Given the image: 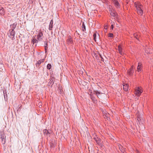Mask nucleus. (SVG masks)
I'll return each instance as SVG.
<instances>
[{
  "label": "nucleus",
  "mask_w": 153,
  "mask_h": 153,
  "mask_svg": "<svg viewBox=\"0 0 153 153\" xmlns=\"http://www.w3.org/2000/svg\"><path fill=\"white\" fill-rule=\"evenodd\" d=\"M32 42L33 45H34L35 44V45L36 46H37V43L39 41L37 39L33 38L32 39Z\"/></svg>",
  "instance_id": "f8f14e48"
},
{
  "label": "nucleus",
  "mask_w": 153,
  "mask_h": 153,
  "mask_svg": "<svg viewBox=\"0 0 153 153\" xmlns=\"http://www.w3.org/2000/svg\"><path fill=\"white\" fill-rule=\"evenodd\" d=\"M48 48V47H47L46 46H45V53L47 52Z\"/></svg>",
  "instance_id": "2f4dec72"
},
{
  "label": "nucleus",
  "mask_w": 153,
  "mask_h": 153,
  "mask_svg": "<svg viewBox=\"0 0 153 153\" xmlns=\"http://www.w3.org/2000/svg\"><path fill=\"white\" fill-rule=\"evenodd\" d=\"M1 143L3 144H4L5 143V137L1 138Z\"/></svg>",
  "instance_id": "b1692460"
},
{
  "label": "nucleus",
  "mask_w": 153,
  "mask_h": 153,
  "mask_svg": "<svg viewBox=\"0 0 153 153\" xmlns=\"http://www.w3.org/2000/svg\"><path fill=\"white\" fill-rule=\"evenodd\" d=\"M142 64L140 62H139L137 68V70L138 72H141L142 71Z\"/></svg>",
  "instance_id": "1a4fd4ad"
},
{
  "label": "nucleus",
  "mask_w": 153,
  "mask_h": 153,
  "mask_svg": "<svg viewBox=\"0 0 153 153\" xmlns=\"http://www.w3.org/2000/svg\"><path fill=\"white\" fill-rule=\"evenodd\" d=\"M46 131H47V134L48 135V134H50V133L49 131L48 130H47L46 129L45 130Z\"/></svg>",
  "instance_id": "f704fd0d"
},
{
  "label": "nucleus",
  "mask_w": 153,
  "mask_h": 153,
  "mask_svg": "<svg viewBox=\"0 0 153 153\" xmlns=\"http://www.w3.org/2000/svg\"><path fill=\"white\" fill-rule=\"evenodd\" d=\"M4 96V99L5 101L7 100V91L6 90H3V91Z\"/></svg>",
  "instance_id": "ddd939ff"
},
{
  "label": "nucleus",
  "mask_w": 153,
  "mask_h": 153,
  "mask_svg": "<svg viewBox=\"0 0 153 153\" xmlns=\"http://www.w3.org/2000/svg\"><path fill=\"white\" fill-rule=\"evenodd\" d=\"M108 36L111 38H113V34L112 33H109L108 34Z\"/></svg>",
  "instance_id": "bb28decb"
},
{
  "label": "nucleus",
  "mask_w": 153,
  "mask_h": 153,
  "mask_svg": "<svg viewBox=\"0 0 153 153\" xmlns=\"http://www.w3.org/2000/svg\"><path fill=\"white\" fill-rule=\"evenodd\" d=\"M140 120H141V119H140V118L138 117V118H137V120H138V122H140Z\"/></svg>",
  "instance_id": "4c0bfd02"
},
{
  "label": "nucleus",
  "mask_w": 153,
  "mask_h": 153,
  "mask_svg": "<svg viewBox=\"0 0 153 153\" xmlns=\"http://www.w3.org/2000/svg\"><path fill=\"white\" fill-rule=\"evenodd\" d=\"M44 43H45V45H44V47L45 46H47V47H48V41L47 40V41H45L44 42Z\"/></svg>",
  "instance_id": "c85d7f7f"
},
{
  "label": "nucleus",
  "mask_w": 153,
  "mask_h": 153,
  "mask_svg": "<svg viewBox=\"0 0 153 153\" xmlns=\"http://www.w3.org/2000/svg\"><path fill=\"white\" fill-rule=\"evenodd\" d=\"M134 66L133 65H132L128 71V75L130 76L132 75L133 73L134 72Z\"/></svg>",
  "instance_id": "6e6552de"
},
{
  "label": "nucleus",
  "mask_w": 153,
  "mask_h": 153,
  "mask_svg": "<svg viewBox=\"0 0 153 153\" xmlns=\"http://www.w3.org/2000/svg\"><path fill=\"white\" fill-rule=\"evenodd\" d=\"M123 90L126 91H127L128 89V85L127 84L123 85Z\"/></svg>",
  "instance_id": "4468645a"
},
{
  "label": "nucleus",
  "mask_w": 153,
  "mask_h": 153,
  "mask_svg": "<svg viewBox=\"0 0 153 153\" xmlns=\"http://www.w3.org/2000/svg\"><path fill=\"white\" fill-rule=\"evenodd\" d=\"M1 138L6 137V136L4 132H0Z\"/></svg>",
  "instance_id": "4be33fe9"
},
{
  "label": "nucleus",
  "mask_w": 153,
  "mask_h": 153,
  "mask_svg": "<svg viewBox=\"0 0 153 153\" xmlns=\"http://www.w3.org/2000/svg\"><path fill=\"white\" fill-rule=\"evenodd\" d=\"M134 37H135L137 39H138V36H137L135 34L134 35Z\"/></svg>",
  "instance_id": "e433bc0d"
},
{
  "label": "nucleus",
  "mask_w": 153,
  "mask_h": 153,
  "mask_svg": "<svg viewBox=\"0 0 153 153\" xmlns=\"http://www.w3.org/2000/svg\"><path fill=\"white\" fill-rule=\"evenodd\" d=\"M134 37H135L137 39H138V36H137L135 34L134 35Z\"/></svg>",
  "instance_id": "c9c22d12"
},
{
  "label": "nucleus",
  "mask_w": 153,
  "mask_h": 153,
  "mask_svg": "<svg viewBox=\"0 0 153 153\" xmlns=\"http://www.w3.org/2000/svg\"><path fill=\"white\" fill-rule=\"evenodd\" d=\"M99 55L101 58V61H104V59H103V58H102V56H101V54H100Z\"/></svg>",
  "instance_id": "473e14b6"
},
{
  "label": "nucleus",
  "mask_w": 153,
  "mask_h": 153,
  "mask_svg": "<svg viewBox=\"0 0 153 153\" xmlns=\"http://www.w3.org/2000/svg\"><path fill=\"white\" fill-rule=\"evenodd\" d=\"M54 79L53 78H51L50 79V81L48 83V85L49 86H50L51 87L54 84V81H53Z\"/></svg>",
  "instance_id": "9d476101"
},
{
  "label": "nucleus",
  "mask_w": 153,
  "mask_h": 153,
  "mask_svg": "<svg viewBox=\"0 0 153 153\" xmlns=\"http://www.w3.org/2000/svg\"><path fill=\"white\" fill-rule=\"evenodd\" d=\"M8 34L9 37L11 38L12 40H15L14 36L15 34V31H13L9 30L8 32Z\"/></svg>",
  "instance_id": "f03ea898"
},
{
  "label": "nucleus",
  "mask_w": 153,
  "mask_h": 153,
  "mask_svg": "<svg viewBox=\"0 0 153 153\" xmlns=\"http://www.w3.org/2000/svg\"><path fill=\"white\" fill-rule=\"evenodd\" d=\"M110 15L111 16H112L113 17H114L116 16H118V15L117 13V12H116L115 11L113 12L111 10V12L110 13Z\"/></svg>",
  "instance_id": "6ab92c4d"
},
{
  "label": "nucleus",
  "mask_w": 153,
  "mask_h": 153,
  "mask_svg": "<svg viewBox=\"0 0 153 153\" xmlns=\"http://www.w3.org/2000/svg\"><path fill=\"white\" fill-rule=\"evenodd\" d=\"M17 23H13V24L11 25H10V26L11 27V29H10V30L14 31V30L16 28V27L17 25Z\"/></svg>",
  "instance_id": "9b49d317"
},
{
  "label": "nucleus",
  "mask_w": 153,
  "mask_h": 153,
  "mask_svg": "<svg viewBox=\"0 0 153 153\" xmlns=\"http://www.w3.org/2000/svg\"><path fill=\"white\" fill-rule=\"evenodd\" d=\"M66 42L68 45H70L71 44L73 43V40L72 39V38L70 35H69L68 37V39H67Z\"/></svg>",
  "instance_id": "0eeeda50"
},
{
  "label": "nucleus",
  "mask_w": 153,
  "mask_h": 153,
  "mask_svg": "<svg viewBox=\"0 0 153 153\" xmlns=\"http://www.w3.org/2000/svg\"><path fill=\"white\" fill-rule=\"evenodd\" d=\"M40 30V31L38 32L36 38L38 40L39 42L41 41L42 40L43 37V33Z\"/></svg>",
  "instance_id": "7ed1b4c3"
},
{
  "label": "nucleus",
  "mask_w": 153,
  "mask_h": 153,
  "mask_svg": "<svg viewBox=\"0 0 153 153\" xmlns=\"http://www.w3.org/2000/svg\"><path fill=\"white\" fill-rule=\"evenodd\" d=\"M5 13V11L3 8L1 7L0 9V14L1 15H4Z\"/></svg>",
  "instance_id": "aec40b11"
},
{
  "label": "nucleus",
  "mask_w": 153,
  "mask_h": 153,
  "mask_svg": "<svg viewBox=\"0 0 153 153\" xmlns=\"http://www.w3.org/2000/svg\"><path fill=\"white\" fill-rule=\"evenodd\" d=\"M50 146L51 148L54 147V145L53 143H51L50 144Z\"/></svg>",
  "instance_id": "7c9ffc66"
},
{
  "label": "nucleus",
  "mask_w": 153,
  "mask_h": 153,
  "mask_svg": "<svg viewBox=\"0 0 153 153\" xmlns=\"http://www.w3.org/2000/svg\"><path fill=\"white\" fill-rule=\"evenodd\" d=\"M142 4H141L140 3H137V2H135L134 3V6L136 8L138 7L139 6H140V5H141Z\"/></svg>",
  "instance_id": "412c9836"
},
{
  "label": "nucleus",
  "mask_w": 153,
  "mask_h": 153,
  "mask_svg": "<svg viewBox=\"0 0 153 153\" xmlns=\"http://www.w3.org/2000/svg\"><path fill=\"white\" fill-rule=\"evenodd\" d=\"M123 153H126V152H123Z\"/></svg>",
  "instance_id": "a19ab883"
},
{
  "label": "nucleus",
  "mask_w": 153,
  "mask_h": 153,
  "mask_svg": "<svg viewBox=\"0 0 153 153\" xmlns=\"http://www.w3.org/2000/svg\"><path fill=\"white\" fill-rule=\"evenodd\" d=\"M143 91L141 87H138L135 88V94L139 97L143 92Z\"/></svg>",
  "instance_id": "f257e3e1"
},
{
  "label": "nucleus",
  "mask_w": 153,
  "mask_h": 153,
  "mask_svg": "<svg viewBox=\"0 0 153 153\" xmlns=\"http://www.w3.org/2000/svg\"><path fill=\"white\" fill-rule=\"evenodd\" d=\"M94 39L95 42L98 41L100 39V35L97 32H95L93 34Z\"/></svg>",
  "instance_id": "39448f33"
},
{
  "label": "nucleus",
  "mask_w": 153,
  "mask_h": 153,
  "mask_svg": "<svg viewBox=\"0 0 153 153\" xmlns=\"http://www.w3.org/2000/svg\"><path fill=\"white\" fill-rule=\"evenodd\" d=\"M99 145V146L102 148H103V147H104V146L103 145V144L102 143H101Z\"/></svg>",
  "instance_id": "cd10ccee"
},
{
  "label": "nucleus",
  "mask_w": 153,
  "mask_h": 153,
  "mask_svg": "<svg viewBox=\"0 0 153 153\" xmlns=\"http://www.w3.org/2000/svg\"><path fill=\"white\" fill-rule=\"evenodd\" d=\"M53 20L52 19L51 20L50 23L49 25V29L50 30H52L53 28Z\"/></svg>",
  "instance_id": "2eb2a0df"
},
{
  "label": "nucleus",
  "mask_w": 153,
  "mask_h": 153,
  "mask_svg": "<svg viewBox=\"0 0 153 153\" xmlns=\"http://www.w3.org/2000/svg\"><path fill=\"white\" fill-rule=\"evenodd\" d=\"M138 14L140 15H142L143 14V6L142 5H140V6L136 8Z\"/></svg>",
  "instance_id": "20e7f679"
},
{
  "label": "nucleus",
  "mask_w": 153,
  "mask_h": 153,
  "mask_svg": "<svg viewBox=\"0 0 153 153\" xmlns=\"http://www.w3.org/2000/svg\"><path fill=\"white\" fill-rule=\"evenodd\" d=\"M47 68L48 70H50L51 68V65L50 64H48L47 66Z\"/></svg>",
  "instance_id": "a878e982"
},
{
  "label": "nucleus",
  "mask_w": 153,
  "mask_h": 153,
  "mask_svg": "<svg viewBox=\"0 0 153 153\" xmlns=\"http://www.w3.org/2000/svg\"><path fill=\"white\" fill-rule=\"evenodd\" d=\"M44 61L45 59H40V60H39L37 62V63L36 64V66H37V65H39L42 63Z\"/></svg>",
  "instance_id": "f3484780"
},
{
  "label": "nucleus",
  "mask_w": 153,
  "mask_h": 153,
  "mask_svg": "<svg viewBox=\"0 0 153 153\" xmlns=\"http://www.w3.org/2000/svg\"><path fill=\"white\" fill-rule=\"evenodd\" d=\"M118 50L119 51V52L120 54L121 55H122V48L121 47V45H119L118 47Z\"/></svg>",
  "instance_id": "dca6fc26"
},
{
  "label": "nucleus",
  "mask_w": 153,
  "mask_h": 153,
  "mask_svg": "<svg viewBox=\"0 0 153 153\" xmlns=\"http://www.w3.org/2000/svg\"><path fill=\"white\" fill-rule=\"evenodd\" d=\"M82 30L83 31H85L86 30V28H85V26L84 24V23L83 22L82 24Z\"/></svg>",
  "instance_id": "5701e85b"
},
{
  "label": "nucleus",
  "mask_w": 153,
  "mask_h": 153,
  "mask_svg": "<svg viewBox=\"0 0 153 153\" xmlns=\"http://www.w3.org/2000/svg\"><path fill=\"white\" fill-rule=\"evenodd\" d=\"M90 96L91 99L94 102H95L97 101V100L93 95L91 94L90 95Z\"/></svg>",
  "instance_id": "a211bd4d"
},
{
  "label": "nucleus",
  "mask_w": 153,
  "mask_h": 153,
  "mask_svg": "<svg viewBox=\"0 0 153 153\" xmlns=\"http://www.w3.org/2000/svg\"><path fill=\"white\" fill-rule=\"evenodd\" d=\"M94 92L96 93L98 97L99 94H101L102 93L97 91H94Z\"/></svg>",
  "instance_id": "393cba45"
},
{
  "label": "nucleus",
  "mask_w": 153,
  "mask_h": 153,
  "mask_svg": "<svg viewBox=\"0 0 153 153\" xmlns=\"http://www.w3.org/2000/svg\"><path fill=\"white\" fill-rule=\"evenodd\" d=\"M113 2L114 6L117 8L118 9L120 8V5L117 1L116 0H113Z\"/></svg>",
  "instance_id": "423d86ee"
},
{
  "label": "nucleus",
  "mask_w": 153,
  "mask_h": 153,
  "mask_svg": "<svg viewBox=\"0 0 153 153\" xmlns=\"http://www.w3.org/2000/svg\"><path fill=\"white\" fill-rule=\"evenodd\" d=\"M100 139H98V140L97 141L96 143H97L99 145L100 143Z\"/></svg>",
  "instance_id": "c756f323"
},
{
  "label": "nucleus",
  "mask_w": 153,
  "mask_h": 153,
  "mask_svg": "<svg viewBox=\"0 0 153 153\" xmlns=\"http://www.w3.org/2000/svg\"><path fill=\"white\" fill-rule=\"evenodd\" d=\"M111 28L112 29H113L114 28V26L113 25H112L111 26Z\"/></svg>",
  "instance_id": "58836bf2"
},
{
  "label": "nucleus",
  "mask_w": 153,
  "mask_h": 153,
  "mask_svg": "<svg viewBox=\"0 0 153 153\" xmlns=\"http://www.w3.org/2000/svg\"><path fill=\"white\" fill-rule=\"evenodd\" d=\"M100 139L99 138H98L97 137H95L94 138V139L95 140V141H96V142H97V141L98 139Z\"/></svg>",
  "instance_id": "72a5a7b5"
},
{
  "label": "nucleus",
  "mask_w": 153,
  "mask_h": 153,
  "mask_svg": "<svg viewBox=\"0 0 153 153\" xmlns=\"http://www.w3.org/2000/svg\"><path fill=\"white\" fill-rule=\"evenodd\" d=\"M106 117L108 120L109 119H110L108 117V116H106Z\"/></svg>",
  "instance_id": "ea45409f"
}]
</instances>
